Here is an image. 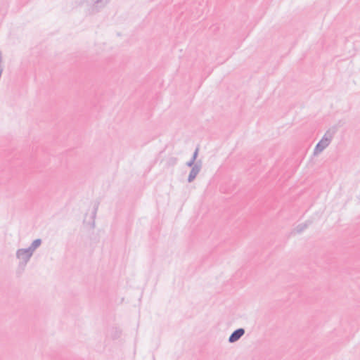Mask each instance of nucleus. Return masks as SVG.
<instances>
[{"label": "nucleus", "instance_id": "obj_4", "mask_svg": "<svg viewBox=\"0 0 360 360\" xmlns=\"http://www.w3.org/2000/svg\"><path fill=\"white\" fill-rule=\"evenodd\" d=\"M202 162L198 160L195 162V165L191 168L189 175L188 176V182L191 183L195 179L201 169Z\"/></svg>", "mask_w": 360, "mask_h": 360}, {"label": "nucleus", "instance_id": "obj_7", "mask_svg": "<svg viewBox=\"0 0 360 360\" xmlns=\"http://www.w3.org/2000/svg\"><path fill=\"white\" fill-rule=\"evenodd\" d=\"M178 162V158L176 157H170L167 160V167H173L176 165Z\"/></svg>", "mask_w": 360, "mask_h": 360}, {"label": "nucleus", "instance_id": "obj_2", "mask_svg": "<svg viewBox=\"0 0 360 360\" xmlns=\"http://www.w3.org/2000/svg\"><path fill=\"white\" fill-rule=\"evenodd\" d=\"M32 255L33 252L28 248L18 249L16 252V257L20 260L19 266L24 269Z\"/></svg>", "mask_w": 360, "mask_h": 360}, {"label": "nucleus", "instance_id": "obj_3", "mask_svg": "<svg viewBox=\"0 0 360 360\" xmlns=\"http://www.w3.org/2000/svg\"><path fill=\"white\" fill-rule=\"evenodd\" d=\"M86 3L91 6L92 13H97L103 8L110 0H86Z\"/></svg>", "mask_w": 360, "mask_h": 360}, {"label": "nucleus", "instance_id": "obj_11", "mask_svg": "<svg viewBox=\"0 0 360 360\" xmlns=\"http://www.w3.org/2000/svg\"><path fill=\"white\" fill-rule=\"evenodd\" d=\"M97 209H98V205L94 208V212H93V217L94 218L96 217Z\"/></svg>", "mask_w": 360, "mask_h": 360}, {"label": "nucleus", "instance_id": "obj_5", "mask_svg": "<svg viewBox=\"0 0 360 360\" xmlns=\"http://www.w3.org/2000/svg\"><path fill=\"white\" fill-rule=\"evenodd\" d=\"M245 330L243 328H239L235 330L229 337V342L233 343L239 340L241 337L245 334Z\"/></svg>", "mask_w": 360, "mask_h": 360}, {"label": "nucleus", "instance_id": "obj_1", "mask_svg": "<svg viewBox=\"0 0 360 360\" xmlns=\"http://www.w3.org/2000/svg\"><path fill=\"white\" fill-rule=\"evenodd\" d=\"M335 131H332L330 129L328 130L323 135L322 139L318 142L314 150V154L318 155L321 153L326 147L330 143Z\"/></svg>", "mask_w": 360, "mask_h": 360}, {"label": "nucleus", "instance_id": "obj_8", "mask_svg": "<svg viewBox=\"0 0 360 360\" xmlns=\"http://www.w3.org/2000/svg\"><path fill=\"white\" fill-rule=\"evenodd\" d=\"M309 226L308 222H305L303 224H298L297 227L295 228V231L297 233H302L304 229L307 228Z\"/></svg>", "mask_w": 360, "mask_h": 360}, {"label": "nucleus", "instance_id": "obj_6", "mask_svg": "<svg viewBox=\"0 0 360 360\" xmlns=\"http://www.w3.org/2000/svg\"><path fill=\"white\" fill-rule=\"evenodd\" d=\"M41 242L42 241L40 238L35 239L34 240H33V242L28 248L30 250V251L34 252V251L41 245Z\"/></svg>", "mask_w": 360, "mask_h": 360}, {"label": "nucleus", "instance_id": "obj_10", "mask_svg": "<svg viewBox=\"0 0 360 360\" xmlns=\"http://www.w3.org/2000/svg\"><path fill=\"white\" fill-rule=\"evenodd\" d=\"M195 162H196L195 160L191 159L188 162H186V165L189 167H193Z\"/></svg>", "mask_w": 360, "mask_h": 360}, {"label": "nucleus", "instance_id": "obj_9", "mask_svg": "<svg viewBox=\"0 0 360 360\" xmlns=\"http://www.w3.org/2000/svg\"><path fill=\"white\" fill-rule=\"evenodd\" d=\"M198 151H199V148L198 147V148H195V151H194V153L193 154V156L191 158V159L195 160V162H197L196 159H197L198 155Z\"/></svg>", "mask_w": 360, "mask_h": 360}]
</instances>
